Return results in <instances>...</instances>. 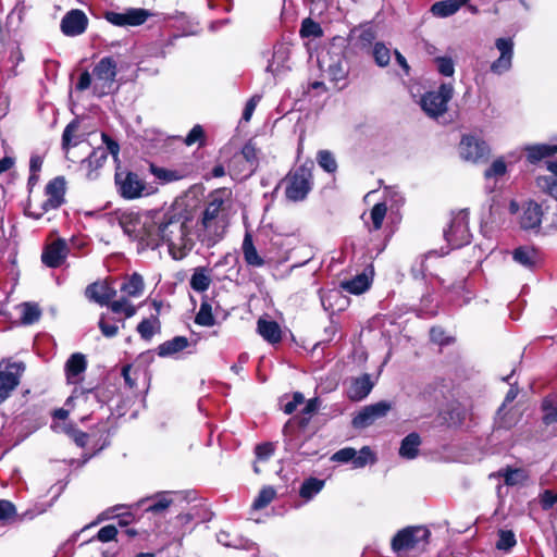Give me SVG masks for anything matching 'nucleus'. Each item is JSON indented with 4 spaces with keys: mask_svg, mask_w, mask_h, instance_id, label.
I'll list each match as a JSON object with an SVG mask.
<instances>
[{
    "mask_svg": "<svg viewBox=\"0 0 557 557\" xmlns=\"http://www.w3.org/2000/svg\"><path fill=\"white\" fill-rule=\"evenodd\" d=\"M193 212L182 205L169 208L148 224V248L156 249L166 244L169 253L175 260L185 258L195 247L197 238Z\"/></svg>",
    "mask_w": 557,
    "mask_h": 557,
    "instance_id": "nucleus-1",
    "label": "nucleus"
},
{
    "mask_svg": "<svg viewBox=\"0 0 557 557\" xmlns=\"http://www.w3.org/2000/svg\"><path fill=\"white\" fill-rule=\"evenodd\" d=\"M232 205L228 188H218L208 195L200 218L195 219L197 238L202 245L212 247L225 236Z\"/></svg>",
    "mask_w": 557,
    "mask_h": 557,
    "instance_id": "nucleus-2",
    "label": "nucleus"
},
{
    "mask_svg": "<svg viewBox=\"0 0 557 557\" xmlns=\"http://www.w3.org/2000/svg\"><path fill=\"white\" fill-rule=\"evenodd\" d=\"M259 165V150L252 140L244 145L242 151L230 161L228 172L234 180L250 177Z\"/></svg>",
    "mask_w": 557,
    "mask_h": 557,
    "instance_id": "nucleus-3",
    "label": "nucleus"
},
{
    "mask_svg": "<svg viewBox=\"0 0 557 557\" xmlns=\"http://www.w3.org/2000/svg\"><path fill=\"white\" fill-rule=\"evenodd\" d=\"M509 211L517 214V220L523 231L537 234L541 230L542 220L544 216L543 208L535 201H525L521 206L512 200L509 203Z\"/></svg>",
    "mask_w": 557,
    "mask_h": 557,
    "instance_id": "nucleus-4",
    "label": "nucleus"
},
{
    "mask_svg": "<svg viewBox=\"0 0 557 557\" xmlns=\"http://www.w3.org/2000/svg\"><path fill=\"white\" fill-rule=\"evenodd\" d=\"M26 370L23 361L12 358L0 361V405L4 403L20 385L21 377Z\"/></svg>",
    "mask_w": 557,
    "mask_h": 557,
    "instance_id": "nucleus-5",
    "label": "nucleus"
},
{
    "mask_svg": "<svg viewBox=\"0 0 557 557\" xmlns=\"http://www.w3.org/2000/svg\"><path fill=\"white\" fill-rule=\"evenodd\" d=\"M430 537V531L424 527H407L398 531L392 539V549L395 553L421 549Z\"/></svg>",
    "mask_w": 557,
    "mask_h": 557,
    "instance_id": "nucleus-6",
    "label": "nucleus"
},
{
    "mask_svg": "<svg viewBox=\"0 0 557 557\" xmlns=\"http://www.w3.org/2000/svg\"><path fill=\"white\" fill-rule=\"evenodd\" d=\"M312 187L311 169L306 165L298 166L286 177L285 196L288 200H304Z\"/></svg>",
    "mask_w": 557,
    "mask_h": 557,
    "instance_id": "nucleus-7",
    "label": "nucleus"
},
{
    "mask_svg": "<svg viewBox=\"0 0 557 557\" xmlns=\"http://www.w3.org/2000/svg\"><path fill=\"white\" fill-rule=\"evenodd\" d=\"M451 84H442L437 90L425 92L421 98V108L432 119H437L447 111V103L453 98Z\"/></svg>",
    "mask_w": 557,
    "mask_h": 557,
    "instance_id": "nucleus-8",
    "label": "nucleus"
},
{
    "mask_svg": "<svg viewBox=\"0 0 557 557\" xmlns=\"http://www.w3.org/2000/svg\"><path fill=\"white\" fill-rule=\"evenodd\" d=\"M114 180L117 193L124 199H137L151 193L148 190L147 184L135 172L117 169Z\"/></svg>",
    "mask_w": 557,
    "mask_h": 557,
    "instance_id": "nucleus-9",
    "label": "nucleus"
},
{
    "mask_svg": "<svg viewBox=\"0 0 557 557\" xmlns=\"http://www.w3.org/2000/svg\"><path fill=\"white\" fill-rule=\"evenodd\" d=\"M444 237L451 248H460L470 243L468 210H459L453 213L448 228L444 230Z\"/></svg>",
    "mask_w": 557,
    "mask_h": 557,
    "instance_id": "nucleus-10",
    "label": "nucleus"
},
{
    "mask_svg": "<svg viewBox=\"0 0 557 557\" xmlns=\"http://www.w3.org/2000/svg\"><path fill=\"white\" fill-rule=\"evenodd\" d=\"M45 194L47 199L41 203L40 209L38 211H32L27 210L26 213L38 220L40 219L45 213L49 212L50 210H55L60 208L65 199V180L62 176H57L53 180H51L46 188Z\"/></svg>",
    "mask_w": 557,
    "mask_h": 557,
    "instance_id": "nucleus-11",
    "label": "nucleus"
},
{
    "mask_svg": "<svg viewBox=\"0 0 557 557\" xmlns=\"http://www.w3.org/2000/svg\"><path fill=\"white\" fill-rule=\"evenodd\" d=\"M94 94L103 96L110 92L116 76V62L112 57L102 58L92 70Z\"/></svg>",
    "mask_w": 557,
    "mask_h": 557,
    "instance_id": "nucleus-12",
    "label": "nucleus"
},
{
    "mask_svg": "<svg viewBox=\"0 0 557 557\" xmlns=\"http://www.w3.org/2000/svg\"><path fill=\"white\" fill-rule=\"evenodd\" d=\"M460 157L473 163L484 162L490 154L488 145L478 136L465 135L459 144Z\"/></svg>",
    "mask_w": 557,
    "mask_h": 557,
    "instance_id": "nucleus-13",
    "label": "nucleus"
},
{
    "mask_svg": "<svg viewBox=\"0 0 557 557\" xmlns=\"http://www.w3.org/2000/svg\"><path fill=\"white\" fill-rule=\"evenodd\" d=\"M47 506L45 504H36L32 508L17 513L16 508L10 500H0V522L3 524L24 522L33 520L35 517L46 512Z\"/></svg>",
    "mask_w": 557,
    "mask_h": 557,
    "instance_id": "nucleus-14",
    "label": "nucleus"
},
{
    "mask_svg": "<svg viewBox=\"0 0 557 557\" xmlns=\"http://www.w3.org/2000/svg\"><path fill=\"white\" fill-rule=\"evenodd\" d=\"M150 16L151 12L141 8H128L123 12L109 11L104 15L109 23L119 27L143 25Z\"/></svg>",
    "mask_w": 557,
    "mask_h": 557,
    "instance_id": "nucleus-15",
    "label": "nucleus"
},
{
    "mask_svg": "<svg viewBox=\"0 0 557 557\" xmlns=\"http://www.w3.org/2000/svg\"><path fill=\"white\" fill-rule=\"evenodd\" d=\"M391 409L392 404L386 400L368 405L354 417L351 424L355 429H366L376 420L384 418Z\"/></svg>",
    "mask_w": 557,
    "mask_h": 557,
    "instance_id": "nucleus-16",
    "label": "nucleus"
},
{
    "mask_svg": "<svg viewBox=\"0 0 557 557\" xmlns=\"http://www.w3.org/2000/svg\"><path fill=\"white\" fill-rule=\"evenodd\" d=\"M152 220L153 218L145 216L141 221L137 214L127 213L120 216V225L125 234L148 247V230L146 226L152 224Z\"/></svg>",
    "mask_w": 557,
    "mask_h": 557,
    "instance_id": "nucleus-17",
    "label": "nucleus"
},
{
    "mask_svg": "<svg viewBox=\"0 0 557 557\" xmlns=\"http://www.w3.org/2000/svg\"><path fill=\"white\" fill-rule=\"evenodd\" d=\"M495 46L500 55L491 64V71L494 74L502 75L508 72L512 65L513 41L510 38H498Z\"/></svg>",
    "mask_w": 557,
    "mask_h": 557,
    "instance_id": "nucleus-18",
    "label": "nucleus"
},
{
    "mask_svg": "<svg viewBox=\"0 0 557 557\" xmlns=\"http://www.w3.org/2000/svg\"><path fill=\"white\" fill-rule=\"evenodd\" d=\"M88 25L86 14L81 10H71L61 21V30L66 36H78L83 34Z\"/></svg>",
    "mask_w": 557,
    "mask_h": 557,
    "instance_id": "nucleus-19",
    "label": "nucleus"
},
{
    "mask_svg": "<svg viewBox=\"0 0 557 557\" xmlns=\"http://www.w3.org/2000/svg\"><path fill=\"white\" fill-rule=\"evenodd\" d=\"M69 252L64 239H57L49 244L41 255V261L49 268H59L65 260Z\"/></svg>",
    "mask_w": 557,
    "mask_h": 557,
    "instance_id": "nucleus-20",
    "label": "nucleus"
},
{
    "mask_svg": "<svg viewBox=\"0 0 557 557\" xmlns=\"http://www.w3.org/2000/svg\"><path fill=\"white\" fill-rule=\"evenodd\" d=\"M86 297L100 306H110L111 300L116 296V290L106 282H96L87 286Z\"/></svg>",
    "mask_w": 557,
    "mask_h": 557,
    "instance_id": "nucleus-21",
    "label": "nucleus"
},
{
    "mask_svg": "<svg viewBox=\"0 0 557 557\" xmlns=\"http://www.w3.org/2000/svg\"><path fill=\"white\" fill-rule=\"evenodd\" d=\"M290 50L285 44H277L273 48L272 59L269 61L267 71L273 75H277L288 69Z\"/></svg>",
    "mask_w": 557,
    "mask_h": 557,
    "instance_id": "nucleus-22",
    "label": "nucleus"
},
{
    "mask_svg": "<svg viewBox=\"0 0 557 557\" xmlns=\"http://www.w3.org/2000/svg\"><path fill=\"white\" fill-rule=\"evenodd\" d=\"M511 255L516 263L528 270H533L541 261L540 252L532 246H520Z\"/></svg>",
    "mask_w": 557,
    "mask_h": 557,
    "instance_id": "nucleus-23",
    "label": "nucleus"
},
{
    "mask_svg": "<svg viewBox=\"0 0 557 557\" xmlns=\"http://www.w3.org/2000/svg\"><path fill=\"white\" fill-rule=\"evenodd\" d=\"M376 38L374 28L370 25L359 26L350 33V40L358 50H369Z\"/></svg>",
    "mask_w": 557,
    "mask_h": 557,
    "instance_id": "nucleus-24",
    "label": "nucleus"
},
{
    "mask_svg": "<svg viewBox=\"0 0 557 557\" xmlns=\"http://www.w3.org/2000/svg\"><path fill=\"white\" fill-rule=\"evenodd\" d=\"M513 373H515V369L511 371V373L509 375H507L506 377L503 379L505 382L510 384V388L507 392V394L505 396V400H504L503 405L500 406V408L497 410V414H496V423L498 424L499 428H504V429H509L512 425V422L507 421V418H506L507 417V412L505 411L506 405L512 403L517 398L518 393H519L517 385L510 383V379L513 375Z\"/></svg>",
    "mask_w": 557,
    "mask_h": 557,
    "instance_id": "nucleus-25",
    "label": "nucleus"
},
{
    "mask_svg": "<svg viewBox=\"0 0 557 557\" xmlns=\"http://www.w3.org/2000/svg\"><path fill=\"white\" fill-rule=\"evenodd\" d=\"M373 387V383L369 374H363L355 379L348 389V397L351 400L358 401L366 398Z\"/></svg>",
    "mask_w": 557,
    "mask_h": 557,
    "instance_id": "nucleus-26",
    "label": "nucleus"
},
{
    "mask_svg": "<svg viewBox=\"0 0 557 557\" xmlns=\"http://www.w3.org/2000/svg\"><path fill=\"white\" fill-rule=\"evenodd\" d=\"M257 331L270 344H277L282 339L281 327L275 321L259 319Z\"/></svg>",
    "mask_w": 557,
    "mask_h": 557,
    "instance_id": "nucleus-27",
    "label": "nucleus"
},
{
    "mask_svg": "<svg viewBox=\"0 0 557 557\" xmlns=\"http://www.w3.org/2000/svg\"><path fill=\"white\" fill-rule=\"evenodd\" d=\"M87 367L86 358L83 354H73L65 363V372L69 383H77L79 374L85 372Z\"/></svg>",
    "mask_w": 557,
    "mask_h": 557,
    "instance_id": "nucleus-28",
    "label": "nucleus"
},
{
    "mask_svg": "<svg viewBox=\"0 0 557 557\" xmlns=\"http://www.w3.org/2000/svg\"><path fill=\"white\" fill-rule=\"evenodd\" d=\"M469 0H443L437 1L431 7V13L436 17H448L454 15Z\"/></svg>",
    "mask_w": 557,
    "mask_h": 557,
    "instance_id": "nucleus-29",
    "label": "nucleus"
},
{
    "mask_svg": "<svg viewBox=\"0 0 557 557\" xmlns=\"http://www.w3.org/2000/svg\"><path fill=\"white\" fill-rule=\"evenodd\" d=\"M242 250L244 260L248 265L253 268H261L264 265L265 261L261 256H259L250 234L245 235Z\"/></svg>",
    "mask_w": 557,
    "mask_h": 557,
    "instance_id": "nucleus-30",
    "label": "nucleus"
},
{
    "mask_svg": "<svg viewBox=\"0 0 557 557\" xmlns=\"http://www.w3.org/2000/svg\"><path fill=\"white\" fill-rule=\"evenodd\" d=\"M189 346V341L185 336H175L172 339L165 341L158 347V355L160 357H171L177 352L183 351Z\"/></svg>",
    "mask_w": 557,
    "mask_h": 557,
    "instance_id": "nucleus-31",
    "label": "nucleus"
},
{
    "mask_svg": "<svg viewBox=\"0 0 557 557\" xmlns=\"http://www.w3.org/2000/svg\"><path fill=\"white\" fill-rule=\"evenodd\" d=\"M496 475L503 476L504 482L507 486L523 485L529 479L527 471L523 469H520V468H517V469L506 468V469L499 470L497 473L491 474V476H496Z\"/></svg>",
    "mask_w": 557,
    "mask_h": 557,
    "instance_id": "nucleus-32",
    "label": "nucleus"
},
{
    "mask_svg": "<svg viewBox=\"0 0 557 557\" xmlns=\"http://www.w3.org/2000/svg\"><path fill=\"white\" fill-rule=\"evenodd\" d=\"M145 289L144 278L138 273H133L127 276L121 285V292L128 297H139L143 295Z\"/></svg>",
    "mask_w": 557,
    "mask_h": 557,
    "instance_id": "nucleus-33",
    "label": "nucleus"
},
{
    "mask_svg": "<svg viewBox=\"0 0 557 557\" xmlns=\"http://www.w3.org/2000/svg\"><path fill=\"white\" fill-rule=\"evenodd\" d=\"M527 158L531 163H535L546 157L557 153V145L539 144L525 148Z\"/></svg>",
    "mask_w": 557,
    "mask_h": 557,
    "instance_id": "nucleus-34",
    "label": "nucleus"
},
{
    "mask_svg": "<svg viewBox=\"0 0 557 557\" xmlns=\"http://www.w3.org/2000/svg\"><path fill=\"white\" fill-rule=\"evenodd\" d=\"M324 484V480L310 476L301 483L299 496L306 502H309L323 490Z\"/></svg>",
    "mask_w": 557,
    "mask_h": 557,
    "instance_id": "nucleus-35",
    "label": "nucleus"
},
{
    "mask_svg": "<svg viewBox=\"0 0 557 557\" xmlns=\"http://www.w3.org/2000/svg\"><path fill=\"white\" fill-rule=\"evenodd\" d=\"M210 284L211 276L209 274V270L203 267L196 268L189 281L190 287L195 292L203 293L209 288Z\"/></svg>",
    "mask_w": 557,
    "mask_h": 557,
    "instance_id": "nucleus-36",
    "label": "nucleus"
},
{
    "mask_svg": "<svg viewBox=\"0 0 557 557\" xmlns=\"http://www.w3.org/2000/svg\"><path fill=\"white\" fill-rule=\"evenodd\" d=\"M421 444L420 436L417 433L408 434L403 441L399 448V455L406 459H413L417 457L419 446Z\"/></svg>",
    "mask_w": 557,
    "mask_h": 557,
    "instance_id": "nucleus-37",
    "label": "nucleus"
},
{
    "mask_svg": "<svg viewBox=\"0 0 557 557\" xmlns=\"http://www.w3.org/2000/svg\"><path fill=\"white\" fill-rule=\"evenodd\" d=\"M74 400L84 404H99V392L96 388L84 389L82 387H75L72 395L67 398L66 405H71V403Z\"/></svg>",
    "mask_w": 557,
    "mask_h": 557,
    "instance_id": "nucleus-38",
    "label": "nucleus"
},
{
    "mask_svg": "<svg viewBox=\"0 0 557 557\" xmlns=\"http://www.w3.org/2000/svg\"><path fill=\"white\" fill-rule=\"evenodd\" d=\"M542 409L544 424L550 425L557 422V393L549 394L543 399Z\"/></svg>",
    "mask_w": 557,
    "mask_h": 557,
    "instance_id": "nucleus-39",
    "label": "nucleus"
},
{
    "mask_svg": "<svg viewBox=\"0 0 557 557\" xmlns=\"http://www.w3.org/2000/svg\"><path fill=\"white\" fill-rule=\"evenodd\" d=\"M342 287L348 293L359 295L369 288V281L366 275L360 274L352 280L343 282Z\"/></svg>",
    "mask_w": 557,
    "mask_h": 557,
    "instance_id": "nucleus-40",
    "label": "nucleus"
},
{
    "mask_svg": "<svg viewBox=\"0 0 557 557\" xmlns=\"http://www.w3.org/2000/svg\"><path fill=\"white\" fill-rule=\"evenodd\" d=\"M507 173V164L503 158H498L484 171V178L486 181L494 180L497 182Z\"/></svg>",
    "mask_w": 557,
    "mask_h": 557,
    "instance_id": "nucleus-41",
    "label": "nucleus"
},
{
    "mask_svg": "<svg viewBox=\"0 0 557 557\" xmlns=\"http://www.w3.org/2000/svg\"><path fill=\"white\" fill-rule=\"evenodd\" d=\"M195 323L201 326H213L215 319L212 313L211 305L203 300L200 305L199 311L196 314Z\"/></svg>",
    "mask_w": 557,
    "mask_h": 557,
    "instance_id": "nucleus-42",
    "label": "nucleus"
},
{
    "mask_svg": "<svg viewBox=\"0 0 557 557\" xmlns=\"http://www.w3.org/2000/svg\"><path fill=\"white\" fill-rule=\"evenodd\" d=\"M107 151L103 148L95 149L89 157L83 161V164L89 169L88 176L91 177V172L102 166L107 160Z\"/></svg>",
    "mask_w": 557,
    "mask_h": 557,
    "instance_id": "nucleus-43",
    "label": "nucleus"
},
{
    "mask_svg": "<svg viewBox=\"0 0 557 557\" xmlns=\"http://www.w3.org/2000/svg\"><path fill=\"white\" fill-rule=\"evenodd\" d=\"M276 496V491L272 486H264L259 492L252 503V509L260 510L265 508Z\"/></svg>",
    "mask_w": 557,
    "mask_h": 557,
    "instance_id": "nucleus-44",
    "label": "nucleus"
},
{
    "mask_svg": "<svg viewBox=\"0 0 557 557\" xmlns=\"http://www.w3.org/2000/svg\"><path fill=\"white\" fill-rule=\"evenodd\" d=\"M109 307L113 313H123L126 319L134 317L137 312L136 307L125 297L111 301Z\"/></svg>",
    "mask_w": 557,
    "mask_h": 557,
    "instance_id": "nucleus-45",
    "label": "nucleus"
},
{
    "mask_svg": "<svg viewBox=\"0 0 557 557\" xmlns=\"http://www.w3.org/2000/svg\"><path fill=\"white\" fill-rule=\"evenodd\" d=\"M374 62L380 67H385L391 61V51L383 42H375L372 49Z\"/></svg>",
    "mask_w": 557,
    "mask_h": 557,
    "instance_id": "nucleus-46",
    "label": "nucleus"
},
{
    "mask_svg": "<svg viewBox=\"0 0 557 557\" xmlns=\"http://www.w3.org/2000/svg\"><path fill=\"white\" fill-rule=\"evenodd\" d=\"M517 544L516 535L511 530H499L496 548L504 552H509Z\"/></svg>",
    "mask_w": 557,
    "mask_h": 557,
    "instance_id": "nucleus-47",
    "label": "nucleus"
},
{
    "mask_svg": "<svg viewBox=\"0 0 557 557\" xmlns=\"http://www.w3.org/2000/svg\"><path fill=\"white\" fill-rule=\"evenodd\" d=\"M386 212L387 207L385 203L380 202L373 206L370 212V218L372 222V226L369 228L370 231H377L382 227Z\"/></svg>",
    "mask_w": 557,
    "mask_h": 557,
    "instance_id": "nucleus-48",
    "label": "nucleus"
},
{
    "mask_svg": "<svg viewBox=\"0 0 557 557\" xmlns=\"http://www.w3.org/2000/svg\"><path fill=\"white\" fill-rule=\"evenodd\" d=\"M317 161L318 164L329 173H334L337 170L335 157L329 150H320L317 156Z\"/></svg>",
    "mask_w": 557,
    "mask_h": 557,
    "instance_id": "nucleus-49",
    "label": "nucleus"
},
{
    "mask_svg": "<svg viewBox=\"0 0 557 557\" xmlns=\"http://www.w3.org/2000/svg\"><path fill=\"white\" fill-rule=\"evenodd\" d=\"M172 504L170 498V492H163L158 494L153 502L146 508L147 511L158 513L165 510Z\"/></svg>",
    "mask_w": 557,
    "mask_h": 557,
    "instance_id": "nucleus-50",
    "label": "nucleus"
},
{
    "mask_svg": "<svg viewBox=\"0 0 557 557\" xmlns=\"http://www.w3.org/2000/svg\"><path fill=\"white\" fill-rule=\"evenodd\" d=\"M98 326L104 337L112 338L119 332V324L116 321L109 319L106 314H101Z\"/></svg>",
    "mask_w": 557,
    "mask_h": 557,
    "instance_id": "nucleus-51",
    "label": "nucleus"
},
{
    "mask_svg": "<svg viewBox=\"0 0 557 557\" xmlns=\"http://www.w3.org/2000/svg\"><path fill=\"white\" fill-rule=\"evenodd\" d=\"M40 318V310L37 305L34 304H24L22 309V322L24 324H33L38 321Z\"/></svg>",
    "mask_w": 557,
    "mask_h": 557,
    "instance_id": "nucleus-52",
    "label": "nucleus"
},
{
    "mask_svg": "<svg viewBox=\"0 0 557 557\" xmlns=\"http://www.w3.org/2000/svg\"><path fill=\"white\" fill-rule=\"evenodd\" d=\"M320 407V400L318 398L309 399L301 411L299 423L301 426H306L311 420L312 416L318 411Z\"/></svg>",
    "mask_w": 557,
    "mask_h": 557,
    "instance_id": "nucleus-53",
    "label": "nucleus"
},
{
    "mask_svg": "<svg viewBox=\"0 0 557 557\" xmlns=\"http://www.w3.org/2000/svg\"><path fill=\"white\" fill-rule=\"evenodd\" d=\"M78 122L72 121L66 125L62 134V147L67 149L71 146H76L78 140L73 138L74 133L78 129Z\"/></svg>",
    "mask_w": 557,
    "mask_h": 557,
    "instance_id": "nucleus-54",
    "label": "nucleus"
},
{
    "mask_svg": "<svg viewBox=\"0 0 557 557\" xmlns=\"http://www.w3.org/2000/svg\"><path fill=\"white\" fill-rule=\"evenodd\" d=\"M151 173L164 183L174 182L181 178L176 171L159 168L156 165L150 166Z\"/></svg>",
    "mask_w": 557,
    "mask_h": 557,
    "instance_id": "nucleus-55",
    "label": "nucleus"
},
{
    "mask_svg": "<svg viewBox=\"0 0 557 557\" xmlns=\"http://www.w3.org/2000/svg\"><path fill=\"white\" fill-rule=\"evenodd\" d=\"M300 34L302 37H319L322 35V29L318 23L306 18L301 23Z\"/></svg>",
    "mask_w": 557,
    "mask_h": 557,
    "instance_id": "nucleus-56",
    "label": "nucleus"
},
{
    "mask_svg": "<svg viewBox=\"0 0 557 557\" xmlns=\"http://www.w3.org/2000/svg\"><path fill=\"white\" fill-rule=\"evenodd\" d=\"M156 322H158L157 318H154V320L144 319L137 325V332L140 334L141 338L148 341L153 336Z\"/></svg>",
    "mask_w": 557,
    "mask_h": 557,
    "instance_id": "nucleus-57",
    "label": "nucleus"
},
{
    "mask_svg": "<svg viewBox=\"0 0 557 557\" xmlns=\"http://www.w3.org/2000/svg\"><path fill=\"white\" fill-rule=\"evenodd\" d=\"M370 461H373L372 451L368 446H364L360 449L359 454L356 453L352 465L355 468H362Z\"/></svg>",
    "mask_w": 557,
    "mask_h": 557,
    "instance_id": "nucleus-58",
    "label": "nucleus"
},
{
    "mask_svg": "<svg viewBox=\"0 0 557 557\" xmlns=\"http://www.w3.org/2000/svg\"><path fill=\"white\" fill-rule=\"evenodd\" d=\"M438 72L444 76H453L455 73V65L450 58L438 57L435 59Z\"/></svg>",
    "mask_w": 557,
    "mask_h": 557,
    "instance_id": "nucleus-59",
    "label": "nucleus"
},
{
    "mask_svg": "<svg viewBox=\"0 0 557 557\" xmlns=\"http://www.w3.org/2000/svg\"><path fill=\"white\" fill-rule=\"evenodd\" d=\"M274 449L272 443H262L256 446L255 454L258 460L267 461L274 454Z\"/></svg>",
    "mask_w": 557,
    "mask_h": 557,
    "instance_id": "nucleus-60",
    "label": "nucleus"
},
{
    "mask_svg": "<svg viewBox=\"0 0 557 557\" xmlns=\"http://www.w3.org/2000/svg\"><path fill=\"white\" fill-rule=\"evenodd\" d=\"M327 72L331 79L334 82L344 81L348 74L347 69L341 62L330 65Z\"/></svg>",
    "mask_w": 557,
    "mask_h": 557,
    "instance_id": "nucleus-61",
    "label": "nucleus"
},
{
    "mask_svg": "<svg viewBox=\"0 0 557 557\" xmlns=\"http://www.w3.org/2000/svg\"><path fill=\"white\" fill-rule=\"evenodd\" d=\"M355 455H356V449H354L351 447H345V448H342L338 451H336L332 456L331 459L333 461L342 462V463H346L348 461L352 462V459H354Z\"/></svg>",
    "mask_w": 557,
    "mask_h": 557,
    "instance_id": "nucleus-62",
    "label": "nucleus"
},
{
    "mask_svg": "<svg viewBox=\"0 0 557 557\" xmlns=\"http://www.w3.org/2000/svg\"><path fill=\"white\" fill-rule=\"evenodd\" d=\"M557 503V493L550 490H545L540 495V504L544 510L550 509Z\"/></svg>",
    "mask_w": 557,
    "mask_h": 557,
    "instance_id": "nucleus-63",
    "label": "nucleus"
},
{
    "mask_svg": "<svg viewBox=\"0 0 557 557\" xmlns=\"http://www.w3.org/2000/svg\"><path fill=\"white\" fill-rule=\"evenodd\" d=\"M116 534H117L116 528L114 525L109 524V525L102 527L98 531L97 539L100 542L107 543V542L114 540Z\"/></svg>",
    "mask_w": 557,
    "mask_h": 557,
    "instance_id": "nucleus-64",
    "label": "nucleus"
}]
</instances>
